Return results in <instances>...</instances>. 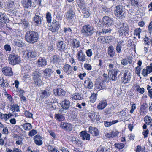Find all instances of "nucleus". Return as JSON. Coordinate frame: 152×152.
<instances>
[{
    "label": "nucleus",
    "instance_id": "13",
    "mask_svg": "<svg viewBox=\"0 0 152 152\" xmlns=\"http://www.w3.org/2000/svg\"><path fill=\"white\" fill-rule=\"evenodd\" d=\"M21 3L25 9H31L32 6V1L31 0H22Z\"/></svg>",
    "mask_w": 152,
    "mask_h": 152
},
{
    "label": "nucleus",
    "instance_id": "12",
    "mask_svg": "<svg viewBox=\"0 0 152 152\" xmlns=\"http://www.w3.org/2000/svg\"><path fill=\"white\" fill-rule=\"evenodd\" d=\"M60 126L62 129L68 131H71L73 128L72 125L70 123L63 122L61 123Z\"/></svg>",
    "mask_w": 152,
    "mask_h": 152
},
{
    "label": "nucleus",
    "instance_id": "30",
    "mask_svg": "<svg viewBox=\"0 0 152 152\" xmlns=\"http://www.w3.org/2000/svg\"><path fill=\"white\" fill-rule=\"evenodd\" d=\"M107 105V104L106 101L102 100L99 103L97 107L99 109L102 110L106 107Z\"/></svg>",
    "mask_w": 152,
    "mask_h": 152
},
{
    "label": "nucleus",
    "instance_id": "39",
    "mask_svg": "<svg viewBox=\"0 0 152 152\" xmlns=\"http://www.w3.org/2000/svg\"><path fill=\"white\" fill-rule=\"evenodd\" d=\"M55 118L59 121H62L65 119L64 117L60 114L58 113L55 114Z\"/></svg>",
    "mask_w": 152,
    "mask_h": 152
},
{
    "label": "nucleus",
    "instance_id": "62",
    "mask_svg": "<svg viewBox=\"0 0 152 152\" xmlns=\"http://www.w3.org/2000/svg\"><path fill=\"white\" fill-rule=\"evenodd\" d=\"M14 5V2L13 1H10L8 2L7 7L8 8H12Z\"/></svg>",
    "mask_w": 152,
    "mask_h": 152
},
{
    "label": "nucleus",
    "instance_id": "17",
    "mask_svg": "<svg viewBox=\"0 0 152 152\" xmlns=\"http://www.w3.org/2000/svg\"><path fill=\"white\" fill-rule=\"evenodd\" d=\"M37 56L36 52L33 50H29L28 52L26 53V58H34Z\"/></svg>",
    "mask_w": 152,
    "mask_h": 152
},
{
    "label": "nucleus",
    "instance_id": "53",
    "mask_svg": "<svg viewBox=\"0 0 152 152\" xmlns=\"http://www.w3.org/2000/svg\"><path fill=\"white\" fill-rule=\"evenodd\" d=\"M132 5L136 6H137L138 4L139 0H130Z\"/></svg>",
    "mask_w": 152,
    "mask_h": 152
},
{
    "label": "nucleus",
    "instance_id": "22",
    "mask_svg": "<svg viewBox=\"0 0 152 152\" xmlns=\"http://www.w3.org/2000/svg\"><path fill=\"white\" fill-rule=\"evenodd\" d=\"M47 64V61L45 59L40 58L37 63V65L39 67L45 66Z\"/></svg>",
    "mask_w": 152,
    "mask_h": 152
},
{
    "label": "nucleus",
    "instance_id": "6",
    "mask_svg": "<svg viewBox=\"0 0 152 152\" xmlns=\"http://www.w3.org/2000/svg\"><path fill=\"white\" fill-rule=\"evenodd\" d=\"M10 64L14 65L19 64L20 61V56L14 54H10L8 57Z\"/></svg>",
    "mask_w": 152,
    "mask_h": 152
},
{
    "label": "nucleus",
    "instance_id": "21",
    "mask_svg": "<svg viewBox=\"0 0 152 152\" xmlns=\"http://www.w3.org/2000/svg\"><path fill=\"white\" fill-rule=\"evenodd\" d=\"M70 102L68 100H65L61 102V105L62 108L65 110L68 109L70 106Z\"/></svg>",
    "mask_w": 152,
    "mask_h": 152
},
{
    "label": "nucleus",
    "instance_id": "64",
    "mask_svg": "<svg viewBox=\"0 0 152 152\" xmlns=\"http://www.w3.org/2000/svg\"><path fill=\"white\" fill-rule=\"evenodd\" d=\"M148 133L149 130L148 129H147L145 130H144L142 132V134L144 136V137L145 138L148 137Z\"/></svg>",
    "mask_w": 152,
    "mask_h": 152
},
{
    "label": "nucleus",
    "instance_id": "46",
    "mask_svg": "<svg viewBox=\"0 0 152 152\" xmlns=\"http://www.w3.org/2000/svg\"><path fill=\"white\" fill-rule=\"evenodd\" d=\"M55 45L53 43H50L49 46L48 48V50L49 52L55 51Z\"/></svg>",
    "mask_w": 152,
    "mask_h": 152
},
{
    "label": "nucleus",
    "instance_id": "52",
    "mask_svg": "<svg viewBox=\"0 0 152 152\" xmlns=\"http://www.w3.org/2000/svg\"><path fill=\"white\" fill-rule=\"evenodd\" d=\"M37 133V131L35 129H33L29 131L28 135L30 136H32L35 135Z\"/></svg>",
    "mask_w": 152,
    "mask_h": 152
},
{
    "label": "nucleus",
    "instance_id": "60",
    "mask_svg": "<svg viewBox=\"0 0 152 152\" xmlns=\"http://www.w3.org/2000/svg\"><path fill=\"white\" fill-rule=\"evenodd\" d=\"M115 145V147L119 149H122L124 147V144L123 143H116Z\"/></svg>",
    "mask_w": 152,
    "mask_h": 152
},
{
    "label": "nucleus",
    "instance_id": "50",
    "mask_svg": "<svg viewBox=\"0 0 152 152\" xmlns=\"http://www.w3.org/2000/svg\"><path fill=\"white\" fill-rule=\"evenodd\" d=\"M98 41L100 43L105 42V37L103 36H100L97 39Z\"/></svg>",
    "mask_w": 152,
    "mask_h": 152
},
{
    "label": "nucleus",
    "instance_id": "55",
    "mask_svg": "<svg viewBox=\"0 0 152 152\" xmlns=\"http://www.w3.org/2000/svg\"><path fill=\"white\" fill-rule=\"evenodd\" d=\"M22 140V138L19 137L18 138V140L16 141V143L18 145H21L23 144Z\"/></svg>",
    "mask_w": 152,
    "mask_h": 152
},
{
    "label": "nucleus",
    "instance_id": "48",
    "mask_svg": "<svg viewBox=\"0 0 152 152\" xmlns=\"http://www.w3.org/2000/svg\"><path fill=\"white\" fill-rule=\"evenodd\" d=\"M84 67L86 70L88 71L91 70L92 69L91 66L89 64L87 63L84 64Z\"/></svg>",
    "mask_w": 152,
    "mask_h": 152
},
{
    "label": "nucleus",
    "instance_id": "31",
    "mask_svg": "<svg viewBox=\"0 0 152 152\" xmlns=\"http://www.w3.org/2000/svg\"><path fill=\"white\" fill-rule=\"evenodd\" d=\"M108 54L109 56L110 57H113L115 54L114 49L113 46H110L108 48Z\"/></svg>",
    "mask_w": 152,
    "mask_h": 152
},
{
    "label": "nucleus",
    "instance_id": "36",
    "mask_svg": "<svg viewBox=\"0 0 152 152\" xmlns=\"http://www.w3.org/2000/svg\"><path fill=\"white\" fill-rule=\"evenodd\" d=\"M15 44L16 46L18 47H23L25 46V44L20 39L17 40Z\"/></svg>",
    "mask_w": 152,
    "mask_h": 152
},
{
    "label": "nucleus",
    "instance_id": "8",
    "mask_svg": "<svg viewBox=\"0 0 152 152\" xmlns=\"http://www.w3.org/2000/svg\"><path fill=\"white\" fill-rule=\"evenodd\" d=\"M76 57L78 61L80 62H84L88 60L85 53L82 50H77Z\"/></svg>",
    "mask_w": 152,
    "mask_h": 152
},
{
    "label": "nucleus",
    "instance_id": "37",
    "mask_svg": "<svg viewBox=\"0 0 152 152\" xmlns=\"http://www.w3.org/2000/svg\"><path fill=\"white\" fill-rule=\"evenodd\" d=\"M144 121L146 124L149 125L152 121V119L150 116L147 115L144 117Z\"/></svg>",
    "mask_w": 152,
    "mask_h": 152
},
{
    "label": "nucleus",
    "instance_id": "15",
    "mask_svg": "<svg viewBox=\"0 0 152 152\" xmlns=\"http://www.w3.org/2000/svg\"><path fill=\"white\" fill-rule=\"evenodd\" d=\"M54 93L60 97L64 96L66 94V92L63 89L59 88L54 89Z\"/></svg>",
    "mask_w": 152,
    "mask_h": 152
},
{
    "label": "nucleus",
    "instance_id": "35",
    "mask_svg": "<svg viewBox=\"0 0 152 152\" xmlns=\"http://www.w3.org/2000/svg\"><path fill=\"white\" fill-rule=\"evenodd\" d=\"M22 126L23 128L26 130H30L32 128L31 124L28 123L23 124Z\"/></svg>",
    "mask_w": 152,
    "mask_h": 152
},
{
    "label": "nucleus",
    "instance_id": "56",
    "mask_svg": "<svg viewBox=\"0 0 152 152\" xmlns=\"http://www.w3.org/2000/svg\"><path fill=\"white\" fill-rule=\"evenodd\" d=\"M96 113L94 112H93L92 113H90L89 115V117L92 120H94L95 119V118Z\"/></svg>",
    "mask_w": 152,
    "mask_h": 152
},
{
    "label": "nucleus",
    "instance_id": "5",
    "mask_svg": "<svg viewBox=\"0 0 152 152\" xmlns=\"http://www.w3.org/2000/svg\"><path fill=\"white\" fill-rule=\"evenodd\" d=\"M82 34L85 36H91L93 33V27L87 25L83 26L81 30Z\"/></svg>",
    "mask_w": 152,
    "mask_h": 152
},
{
    "label": "nucleus",
    "instance_id": "23",
    "mask_svg": "<svg viewBox=\"0 0 152 152\" xmlns=\"http://www.w3.org/2000/svg\"><path fill=\"white\" fill-rule=\"evenodd\" d=\"M66 15L67 19L69 21H72L75 16V13L72 11L67 12Z\"/></svg>",
    "mask_w": 152,
    "mask_h": 152
},
{
    "label": "nucleus",
    "instance_id": "58",
    "mask_svg": "<svg viewBox=\"0 0 152 152\" xmlns=\"http://www.w3.org/2000/svg\"><path fill=\"white\" fill-rule=\"evenodd\" d=\"M105 42L109 43L112 42L113 39L112 36H109L105 37Z\"/></svg>",
    "mask_w": 152,
    "mask_h": 152
},
{
    "label": "nucleus",
    "instance_id": "2",
    "mask_svg": "<svg viewBox=\"0 0 152 152\" xmlns=\"http://www.w3.org/2000/svg\"><path fill=\"white\" fill-rule=\"evenodd\" d=\"M114 12L115 16L118 18L122 19L125 17L124 9L121 5H118L116 6Z\"/></svg>",
    "mask_w": 152,
    "mask_h": 152
},
{
    "label": "nucleus",
    "instance_id": "3",
    "mask_svg": "<svg viewBox=\"0 0 152 152\" xmlns=\"http://www.w3.org/2000/svg\"><path fill=\"white\" fill-rule=\"evenodd\" d=\"M119 28L118 32L122 35L128 36L129 31V28L126 23L120 22L118 25Z\"/></svg>",
    "mask_w": 152,
    "mask_h": 152
},
{
    "label": "nucleus",
    "instance_id": "32",
    "mask_svg": "<svg viewBox=\"0 0 152 152\" xmlns=\"http://www.w3.org/2000/svg\"><path fill=\"white\" fill-rule=\"evenodd\" d=\"M40 136L37 135L35 136V143L38 145H40L42 144V141L40 139Z\"/></svg>",
    "mask_w": 152,
    "mask_h": 152
},
{
    "label": "nucleus",
    "instance_id": "42",
    "mask_svg": "<svg viewBox=\"0 0 152 152\" xmlns=\"http://www.w3.org/2000/svg\"><path fill=\"white\" fill-rule=\"evenodd\" d=\"M83 13L84 14V16L85 18L88 17L90 15V13L89 12L88 9L84 8L82 10Z\"/></svg>",
    "mask_w": 152,
    "mask_h": 152
},
{
    "label": "nucleus",
    "instance_id": "14",
    "mask_svg": "<svg viewBox=\"0 0 152 152\" xmlns=\"http://www.w3.org/2000/svg\"><path fill=\"white\" fill-rule=\"evenodd\" d=\"M53 25L50 27V30L53 32H55L58 30L60 27L59 24L57 21L55 22V23L53 22Z\"/></svg>",
    "mask_w": 152,
    "mask_h": 152
},
{
    "label": "nucleus",
    "instance_id": "43",
    "mask_svg": "<svg viewBox=\"0 0 152 152\" xmlns=\"http://www.w3.org/2000/svg\"><path fill=\"white\" fill-rule=\"evenodd\" d=\"M46 18L48 23H50L52 20V17L51 14L49 12H47Z\"/></svg>",
    "mask_w": 152,
    "mask_h": 152
},
{
    "label": "nucleus",
    "instance_id": "10",
    "mask_svg": "<svg viewBox=\"0 0 152 152\" xmlns=\"http://www.w3.org/2000/svg\"><path fill=\"white\" fill-rule=\"evenodd\" d=\"M51 93L50 89H46L41 91L40 93V98L41 99L46 98L49 96Z\"/></svg>",
    "mask_w": 152,
    "mask_h": 152
},
{
    "label": "nucleus",
    "instance_id": "11",
    "mask_svg": "<svg viewBox=\"0 0 152 152\" xmlns=\"http://www.w3.org/2000/svg\"><path fill=\"white\" fill-rule=\"evenodd\" d=\"M2 71L4 74L7 76H11L13 74L11 68L10 67H5L3 68Z\"/></svg>",
    "mask_w": 152,
    "mask_h": 152
},
{
    "label": "nucleus",
    "instance_id": "57",
    "mask_svg": "<svg viewBox=\"0 0 152 152\" xmlns=\"http://www.w3.org/2000/svg\"><path fill=\"white\" fill-rule=\"evenodd\" d=\"M86 53L87 56L88 57H91L92 54L93 53L91 49H88L86 51Z\"/></svg>",
    "mask_w": 152,
    "mask_h": 152
},
{
    "label": "nucleus",
    "instance_id": "40",
    "mask_svg": "<svg viewBox=\"0 0 152 152\" xmlns=\"http://www.w3.org/2000/svg\"><path fill=\"white\" fill-rule=\"evenodd\" d=\"M0 85L2 87L7 86L8 85L6 80H4L3 78L0 77Z\"/></svg>",
    "mask_w": 152,
    "mask_h": 152
},
{
    "label": "nucleus",
    "instance_id": "9",
    "mask_svg": "<svg viewBox=\"0 0 152 152\" xmlns=\"http://www.w3.org/2000/svg\"><path fill=\"white\" fill-rule=\"evenodd\" d=\"M103 23V25H105V26L108 27L111 26L113 23L112 19L107 16L104 17L102 19Z\"/></svg>",
    "mask_w": 152,
    "mask_h": 152
},
{
    "label": "nucleus",
    "instance_id": "20",
    "mask_svg": "<svg viewBox=\"0 0 152 152\" xmlns=\"http://www.w3.org/2000/svg\"><path fill=\"white\" fill-rule=\"evenodd\" d=\"M93 86L92 82L91 80L87 78L84 82V86L88 88L91 89Z\"/></svg>",
    "mask_w": 152,
    "mask_h": 152
},
{
    "label": "nucleus",
    "instance_id": "25",
    "mask_svg": "<svg viewBox=\"0 0 152 152\" xmlns=\"http://www.w3.org/2000/svg\"><path fill=\"white\" fill-rule=\"evenodd\" d=\"M43 72L45 78H48L51 76L52 73V70L50 68H46L43 71Z\"/></svg>",
    "mask_w": 152,
    "mask_h": 152
},
{
    "label": "nucleus",
    "instance_id": "28",
    "mask_svg": "<svg viewBox=\"0 0 152 152\" xmlns=\"http://www.w3.org/2000/svg\"><path fill=\"white\" fill-rule=\"evenodd\" d=\"M42 18L38 15H35L34 17L33 20L34 22L38 26L41 24Z\"/></svg>",
    "mask_w": 152,
    "mask_h": 152
},
{
    "label": "nucleus",
    "instance_id": "54",
    "mask_svg": "<svg viewBox=\"0 0 152 152\" xmlns=\"http://www.w3.org/2000/svg\"><path fill=\"white\" fill-rule=\"evenodd\" d=\"M25 115L27 117L32 118L33 115L28 111H26L24 113Z\"/></svg>",
    "mask_w": 152,
    "mask_h": 152
},
{
    "label": "nucleus",
    "instance_id": "51",
    "mask_svg": "<svg viewBox=\"0 0 152 152\" xmlns=\"http://www.w3.org/2000/svg\"><path fill=\"white\" fill-rule=\"evenodd\" d=\"M141 69L142 68L140 66H137L136 68L135 72L138 76H140V72Z\"/></svg>",
    "mask_w": 152,
    "mask_h": 152
},
{
    "label": "nucleus",
    "instance_id": "16",
    "mask_svg": "<svg viewBox=\"0 0 152 152\" xmlns=\"http://www.w3.org/2000/svg\"><path fill=\"white\" fill-rule=\"evenodd\" d=\"M57 48L61 51H64L66 49V45L64 42L60 41L57 44Z\"/></svg>",
    "mask_w": 152,
    "mask_h": 152
},
{
    "label": "nucleus",
    "instance_id": "7",
    "mask_svg": "<svg viewBox=\"0 0 152 152\" xmlns=\"http://www.w3.org/2000/svg\"><path fill=\"white\" fill-rule=\"evenodd\" d=\"M122 75L121 78V81L124 84H126L129 82L131 78L130 73L128 70H125L124 71L120 73Z\"/></svg>",
    "mask_w": 152,
    "mask_h": 152
},
{
    "label": "nucleus",
    "instance_id": "29",
    "mask_svg": "<svg viewBox=\"0 0 152 152\" xmlns=\"http://www.w3.org/2000/svg\"><path fill=\"white\" fill-rule=\"evenodd\" d=\"M63 69L66 73L69 74L71 72L72 67L70 65L67 64L64 65Z\"/></svg>",
    "mask_w": 152,
    "mask_h": 152
},
{
    "label": "nucleus",
    "instance_id": "63",
    "mask_svg": "<svg viewBox=\"0 0 152 152\" xmlns=\"http://www.w3.org/2000/svg\"><path fill=\"white\" fill-rule=\"evenodd\" d=\"M4 48L7 51H10L11 50V48L8 45H6L4 46Z\"/></svg>",
    "mask_w": 152,
    "mask_h": 152
},
{
    "label": "nucleus",
    "instance_id": "41",
    "mask_svg": "<svg viewBox=\"0 0 152 152\" xmlns=\"http://www.w3.org/2000/svg\"><path fill=\"white\" fill-rule=\"evenodd\" d=\"M11 110L13 112L15 111L19 112L20 111L19 106L15 104H13L11 106Z\"/></svg>",
    "mask_w": 152,
    "mask_h": 152
},
{
    "label": "nucleus",
    "instance_id": "38",
    "mask_svg": "<svg viewBox=\"0 0 152 152\" xmlns=\"http://www.w3.org/2000/svg\"><path fill=\"white\" fill-rule=\"evenodd\" d=\"M118 122L117 120L113 121H112L108 122L105 121L104 122V125L106 127H108L112 124H114Z\"/></svg>",
    "mask_w": 152,
    "mask_h": 152
},
{
    "label": "nucleus",
    "instance_id": "1",
    "mask_svg": "<svg viewBox=\"0 0 152 152\" xmlns=\"http://www.w3.org/2000/svg\"><path fill=\"white\" fill-rule=\"evenodd\" d=\"M39 35L38 33L35 31H27L25 35V39L26 41L30 43L33 44L38 40Z\"/></svg>",
    "mask_w": 152,
    "mask_h": 152
},
{
    "label": "nucleus",
    "instance_id": "19",
    "mask_svg": "<svg viewBox=\"0 0 152 152\" xmlns=\"http://www.w3.org/2000/svg\"><path fill=\"white\" fill-rule=\"evenodd\" d=\"M89 132L93 136H96L99 134V132L97 129L95 127L90 126L89 128Z\"/></svg>",
    "mask_w": 152,
    "mask_h": 152
},
{
    "label": "nucleus",
    "instance_id": "49",
    "mask_svg": "<svg viewBox=\"0 0 152 152\" xmlns=\"http://www.w3.org/2000/svg\"><path fill=\"white\" fill-rule=\"evenodd\" d=\"M95 24L97 25V26L100 27L101 26V23L100 22L99 19L98 18H95Z\"/></svg>",
    "mask_w": 152,
    "mask_h": 152
},
{
    "label": "nucleus",
    "instance_id": "18",
    "mask_svg": "<svg viewBox=\"0 0 152 152\" xmlns=\"http://www.w3.org/2000/svg\"><path fill=\"white\" fill-rule=\"evenodd\" d=\"M9 21V20L5 14L0 12V22L2 23H8Z\"/></svg>",
    "mask_w": 152,
    "mask_h": 152
},
{
    "label": "nucleus",
    "instance_id": "61",
    "mask_svg": "<svg viewBox=\"0 0 152 152\" xmlns=\"http://www.w3.org/2000/svg\"><path fill=\"white\" fill-rule=\"evenodd\" d=\"M142 74L144 77H146L147 76L148 73L146 69L144 68L142 69Z\"/></svg>",
    "mask_w": 152,
    "mask_h": 152
},
{
    "label": "nucleus",
    "instance_id": "59",
    "mask_svg": "<svg viewBox=\"0 0 152 152\" xmlns=\"http://www.w3.org/2000/svg\"><path fill=\"white\" fill-rule=\"evenodd\" d=\"M126 109L124 110H123L120 112V113L121 115V116L122 117V118H124L125 117L126 114Z\"/></svg>",
    "mask_w": 152,
    "mask_h": 152
},
{
    "label": "nucleus",
    "instance_id": "24",
    "mask_svg": "<svg viewBox=\"0 0 152 152\" xmlns=\"http://www.w3.org/2000/svg\"><path fill=\"white\" fill-rule=\"evenodd\" d=\"M71 43L72 47L73 48H77L80 46V41L76 39H74Z\"/></svg>",
    "mask_w": 152,
    "mask_h": 152
},
{
    "label": "nucleus",
    "instance_id": "44",
    "mask_svg": "<svg viewBox=\"0 0 152 152\" xmlns=\"http://www.w3.org/2000/svg\"><path fill=\"white\" fill-rule=\"evenodd\" d=\"M52 62L54 64H56L58 63L60 59L58 56L57 55H54L52 57Z\"/></svg>",
    "mask_w": 152,
    "mask_h": 152
},
{
    "label": "nucleus",
    "instance_id": "33",
    "mask_svg": "<svg viewBox=\"0 0 152 152\" xmlns=\"http://www.w3.org/2000/svg\"><path fill=\"white\" fill-rule=\"evenodd\" d=\"M32 74L33 76V79L34 80H36V79L38 80V81H39L40 83H41L42 81H41L40 79L39 78L41 76L40 73L36 71L34 72Z\"/></svg>",
    "mask_w": 152,
    "mask_h": 152
},
{
    "label": "nucleus",
    "instance_id": "45",
    "mask_svg": "<svg viewBox=\"0 0 152 152\" xmlns=\"http://www.w3.org/2000/svg\"><path fill=\"white\" fill-rule=\"evenodd\" d=\"M142 31V29L140 28L136 29L134 30V34L135 35L138 36L139 39L140 38V33Z\"/></svg>",
    "mask_w": 152,
    "mask_h": 152
},
{
    "label": "nucleus",
    "instance_id": "34",
    "mask_svg": "<svg viewBox=\"0 0 152 152\" xmlns=\"http://www.w3.org/2000/svg\"><path fill=\"white\" fill-rule=\"evenodd\" d=\"M71 98L74 100H80L82 99L81 95L78 93H75L71 95Z\"/></svg>",
    "mask_w": 152,
    "mask_h": 152
},
{
    "label": "nucleus",
    "instance_id": "27",
    "mask_svg": "<svg viewBox=\"0 0 152 152\" xmlns=\"http://www.w3.org/2000/svg\"><path fill=\"white\" fill-rule=\"evenodd\" d=\"M80 136L84 140H88L90 139V135L86 132L83 131L80 133Z\"/></svg>",
    "mask_w": 152,
    "mask_h": 152
},
{
    "label": "nucleus",
    "instance_id": "26",
    "mask_svg": "<svg viewBox=\"0 0 152 152\" xmlns=\"http://www.w3.org/2000/svg\"><path fill=\"white\" fill-rule=\"evenodd\" d=\"M107 82V80L104 79V81L101 82L99 85H96V87L98 89L100 90L106 89V83Z\"/></svg>",
    "mask_w": 152,
    "mask_h": 152
},
{
    "label": "nucleus",
    "instance_id": "4",
    "mask_svg": "<svg viewBox=\"0 0 152 152\" xmlns=\"http://www.w3.org/2000/svg\"><path fill=\"white\" fill-rule=\"evenodd\" d=\"M114 64H110L109 65V68L110 69L109 71V77L111 78L112 80L115 81L117 80V74L120 71L117 69L114 68Z\"/></svg>",
    "mask_w": 152,
    "mask_h": 152
},
{
    "label": "nucleus",
    "instance_id": "47",
    "mask_svg": "<svg viewBox=\"0 0 152 152\" xmlns=\"http://www.w3.org/2000/svg\"><path fill=\"white\" fill-rule=\"evenodd\" d=\"M96 94L94 93L92 94L90 97V102L92 103H94L96 99Z\"/></svg>",
    "mask_w": 152,
    "mask_h": 152
}]
</instances>
